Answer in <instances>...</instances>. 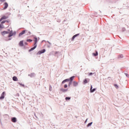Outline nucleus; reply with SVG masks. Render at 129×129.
Wrapping results in <instances>:
<instances>
[{
    "label": "nucleus",
    "instance_id": "1",
    "mask_svg": "<svg viewBox=\"0 0 129 129\" xmlns=\"http://www.w3.org/2000/svg\"><path fill=\"white\" fill-rule=\"evenodd\" d=\"M34 46L29 49V52H31V51H33V50H35V49L37 48V43L38 42V38H37V37H34Z\"/></svg>",
    "mask_w": 129,
    "mask_h": 129
},
{
    "label": "nucleus",
    "instance_id": "2",
    "mask_svg": "<svg viewBox=\"0 0 129 129\" xmlns=\"http://www.w3.org/2000/svg\"><path fill=\"white\" fill-rule=\"evenodd\" d=\"M9 34L8 38H11V37H13V36L16 35V31L13 32V30H10L9 31Z\"/></svg>",
    "mask_w": 129,
    "mask_h": 129
},
{
    "label": "nucleus",
    "instance_id": "3",
    "mask_svg": "<svg viewBox=\"0 0 129 129\" xmlns=\"http://www.w3.org/2000/svg\"><path fill=\"white\" fill-rule=\"evenodd\" d=\"M8 31H4L3 32H1V35H2V36H6V35L9 34V32H10V29H8Z\"/></svg>",
    "mask_w": 129,
    "mask_h": 129
},
{
    "label": "nucleus",
    "instance_id": "4",
    "mask_svg": "<svg viewBox=\"0 0 129 129\" xmlns=\"http://www.w3.org/2000/svg\"><path fill=\"white\" fill-rule=\"evenodd\" d=\"M45 52H46V49H43L38 51L37 54L41 55V54H43V53H45Z\"/></svg>",
    "mask_w": 129,
    "mask_h": 129
},
{
    "label": "nucleus",
    "instance_id": "5",
    "mask_svg": "<svg viewBox=\"0 0 129 129\" xmlns=\"http://www.w3.org/2000/svg\"><path fill=\"white\" fill-rule=\"evenodd\" d=\"M5 94H6V92H3L2 93V94H1V96L0 97V99H4L5 98Z\"/></svg>",
    "mask_w": 129,
    "mask_h": 129
},
{
    "label": "nucleus",
    "instance_id": "6",
    "mask_svg": "<svg viewBox=\"0 0 129 129\" xmlns=\"http://www.w3.org/2000/svg\"><path fill=\"white\" fill-rule=\"evenodd\" d=\"M89 81H90L89 79H86L84 80L83 83H84V84H86L87 83H88V82H89Z\"/></svg>",
    "mask_w": 129,
    "mask_h": 129
},
{
    "label": "nucleus",
    "instance_id": "7",
    "mask_svg": "<svg viewBox=\"0 0 129 129\" xmlns=\"http://www.w3.org/2000/svg\"><path fill=\"white\" fill-rule=\"evenodd\" d=\"M4 10H7V9H8V7H9V4H8L7 3H5L4 4Z\"/></svg>",
    "mask_w": 129,
    "mask_h": 129
},
{
    "label": "nucleus",
    "instance_id": "8",
    "mask_svg": "<svg viewBox=\"0 0 129 129\" xmlns=\"http://www.w3.org/2000/svg\"><path fill=\"white\" fill-rule=\"evenodd\" d=\"M60 91H61V92H67V91H68V89H63V88H61L60 89Z\"/></svg>",
    "mask_w": 129,
    "mask_h": 129
},
{
    "label": "nucleus",
    "instance_id": "9",
    "mask_svg": "<svg viewBox=\"0 0 129 129\" xmlns=\"http://www.w3.org/2000/svg\"><path fill=\"white\" fill-rule=\"evenodd\" d=\"M78 36H79V34H77L75 35L74 36H73L72 38V41H74V39H75L76 37H78Z\"/></svg>",
    "mask_w": 129,
    "mask_h": 129
},
{
    "label": "nucleus",
    "instance_id": "10",
    "mask_svg": "<svg viewBox=\"0 0 129 129\" xmlns=\"http://www.w3.org/2000/svg\"><path fill=\"white\" fill-rule=\"evenodd\" d=\"M19 45L21 47H23V46H24V41H20V42L19 43Z\"/></svg>",
    "mask_w": 129,
    "mask_h": 129
},
{
    "label": "nucleus",
    "instance_id": "11",
    "mask_svg": "<svg viewBox=\"0 0 129 129\" xmlns=\"http://www.w3.org/2000/svg\"><path fill=\"white\" fill-rule=\"evenodd\" d=\"M25 33H26V30H23L21 33H20L19 34V36L21 37V36H22V35H24V34H25Z\"/></svg>",
    "mask_w": 129,
    "mask_h": 129
},
{
    "label": "nucleus",
    "instance_id": "12",
    "mask_svg": "<svg viewBox=\"0 0 129 129\" xmlns=\"http://www.w3.org/2000/svg\"><path fill=\"white\" fill-rule=\"evenodd\" d=\"M73 84H74V86H75V87H76V86H78V83H77V82H76V81H74Z\"/></svg>",
    "mask_w": 129,
    "mask_h": 129
},
{
    "label": "nucleus",
    "instance_id": "13",
    "mask_svg": "<svg viewBox=\"0 0 129 129\" xmlns=\"http://www.w3.org/2000/svg\"><path fill=\"white\" fill-rule=\"evenodd\" d=\"M8 18V17L7 16H3V17H2V18L0 19V22H2V21H3V20H6V19H7Z\"/></svg>",
    "mask_w": 129,
    "mask_h": 129
},
{
    "label": "nucleus",
    "instance_id": "14",
    "mask_svg": "<svg viewBox=\"0 0 129 129\" xmlns=\"http://www.w3.org/2000/svg\"><path fill=\"white\" fill-rule=\"evenodd\" d=\"M13 80L14 81H18V78L16 76H14L13 77Z\"/></svg>",
    "mask_w": 129,
    "mask_h": 129
},
{
    "label": "nucleus",
    "instance_id": "15",
    "mask_svg": "<svg viewBox=\"0 0 129 129\" xmlns=\"http://www.w3.org/2000/svg\"><path fill=\"white\" fill-rule=\"evenodd\" d=\"M12 122H16L17 121V118L16 117H14L12 119Z\"/></svg>",
    "mask_w": 129,
    "mask_h": 129
},
{
    "label": "nucleus",
    "instance_id": "16",
    "mask_svg": "<svg viewBox=\"0 0 129 129\" xmlns=\"http://www.w3.org/2000/svg\"><path fill=\"white\" fill-rule=\"evenodd\" d=\"M4 28H5V26H4V24L1 23L0 24V29H4Z\"/></svg>",
    "mask_w": 129,
    "mask_h": 129
},
{
    "label": "nucleus",
    "instance_id": "17",
    "mask_svg": "<svg viewBox=\"0 0 129 129\" xmlns=\"http://www.w3.org/2000/svg\"><path fill=\"white\" fill-rule=\"evenodd\" d=\"M74 78H75V76L71 77L70 78V80H71V81H73V80H74Z\"/></svg>",
    "mask_w": 129,
    "mask_h": 129
},
{
    "label": "nucleus",
    "instance_id": "18",
    "mask_svg": "<svg viewBox=\"0 0 129 129\" xmlns=\"http://www.w3.org/2000/svg\"><path fill=\"white\" fill-rule=\"evenodd\" d=\"M93 56H97L98 55V52H97V51L95 53H93Z\"/></svg>",
    "mask_w": 129,
    "mask_h": 129
},
{
    "label": "nucleus",
    "instance_id": "19",
    "mask_svg": "<svg viewBox=\"0 0 129 129\" xmlns=\"http://www.w3.org/2000/svg\"><path fill=\"white\" fill-rule=\"evenodd\" d=\"M92 123H93L92 122H91L88 123V125H87L88 127H89V126H91Z\"/></svg>",
    "mask_w": 129,
    "mask_h": 129
},
{
    "label": "nucleus",
    "instance_id": "20",
    "mask_svg": "<svg viewBox=\"0 0 129 129\" xmlns=\"http://www.w3.org/2000/svg\"><path fill=\"white\" fill-rule=\"evenodd\" d=\"M70 99H71V98L69 97H66V100H70Z\"/></svg>",
    "mask_w": 129,
    "mask_h": 129
},
{
    "label": "nucleus",
    "instance_id": "21",
    "mask_svg": "<svg viewBox=\"0 0 129 129\" xmlns=\"http://www.w3.org/2000/svg\"><path fill=\"white\" fill-rule=\"evenodd\" d=\"M18 84H19V85H20V86H23V87H25V85L22 84L21 83H18Z\"/></svg>",
    "mask_w": 129,
    "mask_h": 129
},
{
    "label": "nucleus",
    "instance_id": "22",
    "mask_svg": "<svg viewBox=\"0 0 129 129\" xmlns=\"http://www.w3.org/2000/svg\"><path fill=\"white\" fill-rule=\"evenodd\" d=\"M94 91H95V89H92L91 90H90V92H91V93H92V92H94Z\"/></svg>",
    "mask_w": 129,
    "mask_h": 129
},
{
    "label": "nucleus",
    "instance_id": "23",
    "mask_svg": "<svg viewBox=\"0 0 129 129\" xmlns=\"http://www.w3.org/2000/svg\"><path fill=\"white\" fill-rule=\"evenodd\" d=\"M30 76L31 77H33L35 76V74L34 73L31 74Z\"/></svg>",
    "mask_w": 129,
    "mask_h": 129
},
{
    "label": "nucleus",
    "instance_id": "24",
    "mask_svg": "<svg viewBox=\"0 0 129 129\" xmlns=\"http://www.w3.org/2000/svg\"><path fill=\"white\" fill-rule=\"evenodd\" d=\"M49 91H52V86H49Z\"/></svg>",
    "mask_w": 129,
    "mask_h": 129
},
{
    "label": "nucleus",
    "instance_id": "25",
    "mask_svg": "<svg viewBox=\"0 0 129 129\" xmlns=\"http://www.w3.org/2000/svg\"><path fill=\"white\" fill-rule=\"evenodd\" d=\"M64 80H66V82H68V81H70V79H67Z\"/></svg>",
    "mask_w": 129,
    "mask_h": 129
},
{
    "label": "nucleus",
    "instance_id": "26",
    "mask_svg": "<svg viewBox=\"0 0 129 129\" xmlns=\"http://www.w3.org/2000/svg\"><path fill=\"white\" fill-rule=\"evenodd\" d=\"M124 74H125V75L126 77H127V78H128V77H129V75H128V74H126V73H125Z\"/></svg>",
    "mask_w": 129,
    "mask_h": 129
},
{
    "label": "nucleus",
    "instance_id": "27",
    "mask_svg": "<svg viewBox=\"0 0 129 129\" xmlns=\"http://www.w3.org/2000/svg\"><path fill=\"white\" fill-rule=\"evenodd\" d=\"M67 87H68V85H67V84H66V85L64 86V88H67Z\"/></svg>",
    "mask_w": 129,
    "mask_h": 129
},
{
    "label": "nucleus",
    "instance_id": "28",
    "mask_svg": "<svg viewBox=\"0 0 129 129\" xmlns=\"http://www.w3.org/2000/svg\"><path fill=\"white\" fill-rule=\"evenodd\" d=\"M71 84H72V82H70V83H69V87H70V86L71 85Z\"/></svg>",
    "mask_w": 129,
    "mask_h": 129
},
{
    "label": "nucleus",
    "instance_id": "29",
    "mask_svg": "<svg viewBox=\"0 0 129 129\" xmlns=\"http://www.w3.org/2000/svg\"><path fill=\"white\" fill-rule=\"evenodd\" d=\"M65 82H66V81L64 80L62 82V84H64V83H65Z\"/></svg>",
    "mask_w": 129,
    "mask_h": 129
},
{
    "label": "nucleus",
    "instance_id": "30",
    "mask_svg": "<svg viewBox=\"0 0 129 129\" xmlns=\"http://www.w3.org/2000/svg\"><path fill=\"white\" fill-rule=\"evenodd\" d=\"M27 42H32V40L31 39H27Z\"/></svg>",
    "mask_w": 129,
    "mask_h": 129
},
{
    "label": "nucleus",
    "instance_id": "31",
    "mask_svg": "<svg viewBox=\"0 0 129 129\" xmlns=\"http://www.w3.org/2000/svg\"><path fill=\"white\" fill-rule=\"evenodd\" d=\"M5 23H6V21H3L1 22V24H5Z\"/></svg>",
    "mask_w": 129,
    "mask_h": 129
},
{
    "label": "nucleus",
    "instance_id": "32",
    "mask_svg": "<svg viewBox=\"0 0 129 129\" xmlns=\"http://www.w3.org/2000/svg\"><path fill=\"white\" fill-rule=\"evenodd\" d=\"M114 86L116 88H118V86H117V85H114Z\"/></svg>",
    "mask_w": 129,
    "mask_h": 129
},
{
    "label": "nucleus",
    "instance_id": "33",
    "mask_svg": "<svg viewBox=\"0 0 129 129\" xmlns=\"http://www.w3.org/2000/svg\"><path fill=\"white\" fill-rule=\"evenodd\" d=\"M6 0H0V2L4 3V2H5Z\"/></svg>",
    "mask_w": 129,
    "mask_h": 129
},
{
    "label": "nucleus",
    "instance_id": "34",
    "mask_svg": "<svg viewBox=\"0 0 129 129\" xmlns=\"http://www.w3.org/2000/svg\"><path fill=\"white\" fill-rule=\"evenodd\" d=\"M92 74H93V73H90L89 74V75L90 76H91V75H92Z\"/></svg>",
    "mask_w": 129,
    "mask_h": 129
},
{
    "label": "nucleus",
    "instance_id": "35",
    "mask_svg": "<svg viewBox=\"0 0 129 129\" xmlns=\"http://www.w3.org/2000/svg\"><path fill=\"white\" fill-rule=\"evenodd\" d=\"M87 120H88V119H86V120L85 121V123H86L87 122Z\"/></svg>",
    "mask_w": 129,
    "mask_h": 129
},
{
    "label": "nucleus",
    "instance_id": "36",
    "mask_svg": "<svg viewBox=\"0 0 129 129\" xmlns=\"http://www.w3.org/2000/svg\"><path fill=\"white\" fill-rule=\"evenodd\" d=\"M92 89V86H91L90 91Z\"/></svg>",
    "mask_w": 129,
    "mask_h": 129
},
{
    "label": "nucleus",
    "instance_id": "37",
    "mask_svg": "<svg viewBox=\"0 0 129 129\" xmlns=\"http://www.w3.org/2000/svg\"><path fill=\"white\" fill-rule=\"evenodd\" d=\"M10 40H12V38H9V40L10 41Z\"/></svg>",
    "mask_w": 129,
    "mask_h": 129
},
{
    "label": "nucleus",
    "instance_id": "38",
    "mask_svg": "<svg viewBox=\"0 0 129 129\" xmlns=\"http://www.w3.org/2000/svg\"><path fill=\"white\" fill-rule=\"evenodd\" d=\"M28 33L29 34H31V32H29Z\"/></svg>",
    "mask_w": 129,
    "mask_h": 129
},
{
    "label": "nucleus",
    "instance_id": "39",
    "mask_svg": "<svg viewBox=\"0 0 129 129\" xmlns=\"http://www.w3.org/2000/svg\"><path fill=\"white\" fill-rule=\"evenodd\" d=\"M49 43V44H51V43H50V42H48Z\"/></svg>",
    "mask_w": 129,
    "mask_h": 129
}]
</instances>
